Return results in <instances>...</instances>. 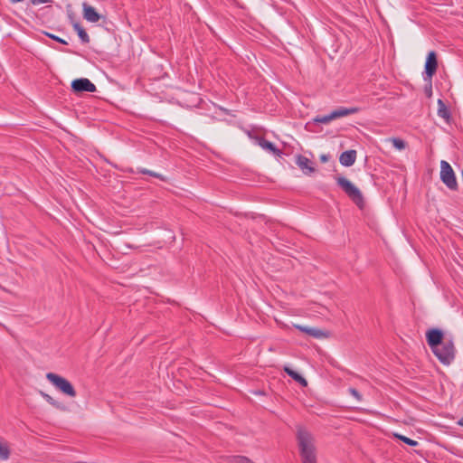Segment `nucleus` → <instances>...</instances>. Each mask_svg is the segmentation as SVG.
<instances>
[{"label":"nucleus","instance_id":"nucleus-1","mask_svg":"<svg viewBox=\"0 0 463 463\" xmlns=\"http://www.w3.org/2000/svg\"><path fill=\"white\" fill-rule=\"evenodd\" d=\"M296 436L302 463H317L313 435L303 426H298Z\"/></svg>","mask_w":463,"mask_h":463},{"label":"nucleus","instance_id":"nucleus-2","mask_svg":"<svg viewBox=\"0 0 463 463\" xmlns=\"http://www.w3.org/2000/svg\"><path fill=\"white\" fill-rule=\"evenodd\" d=\"M336 184L341 187L345 194L356 204L360 209L364 206V199L362 192L351 181L344 176L336 177Z\"/></svg>","mask_w":463,"mask_h":463},{"label":"nucleus","instance_id":"nucleus-3","mask_svg":"<svg viewBox=\"0 0 463 463\" xmlns=\"http://www.w3.org/2000/svg\"><path fill=\"white\" fill-rule=\"evenodd\" d=\"M434 355L444 365H449L455 359L456 349L451 338L445 339L442 345L432 350Z\"/></svg>","mask_w":463,"mask_h":463},{"label":"nucleus","instance_id":"nucleus-4","mask_svg":"<svg viewBox=\"0 0 463 463\" xmlns=\"http://www.w3.org/2000/svg\"><path fill=\"white\" fill-rule=\"evenodd\" d=\"M46 378L53 386H55L62 393H64L70 397L76 396V391H75L74 387L64 377L58 375L54 373H48L46 374Z\"/></svg>","mask_w":463,"mask_h":463},{"label":"nucleus","instance_id":"nucleus-5","mask_svg":"<svg viewBox=\"0 0 463 463\" xmlns=\"http://www.w3.org/2000/svg\"><path fill=\"white\" fill-rule=\"evenodd\" d=\"M440 180L451 191H457L458 184L451 165L445 160L440 162Z\"/></svg>","mask_w":463,"mask_h":463},{"label":"nucleus","instance_id":"nucleus-6","mask_svg":"<svg viewBox=\"0 0 463 463\" xmlns=\"http://www.w3.org/2000/svg\"><path fill=\"white\" fill-rule=\"evenodd\" d=\"M438 68V61L437 55L434 51H430L426 58L424 72H423V80L425 81L431 80V78L436 73Z\"/></svg>","mask_w":463,"mask_h":463},{"label":"nucleus","instance_id":"nucleus-7","mask_svg":"<svg viewBox=\"0 0 463 463\" xmlns=\"http://www.w3.org/2000/svg\"><path fill=\"white\" fill-rule=\"evenodd\" d=\"M447 339L444 337L443 331L439 328H431L426 332V340L430 348L434 350Z\"/></svg>","mask_w":463,"mask_h":463},{"label":"nucleus","instance_id":"nucleus-8","mask_svg":"<svg viewBox=\"0 0 463 463\" xmlns=\"http://www.w3.org/2000/svg\"><path fill=\"white\" fill-rule=\"evenodd\" d=\"M71 90L75 93L94 92L96 86L87 78H80L72 80Z\"/></svg>","mask_w":463,"mask_h":463},{"label":"nucleus","instance_id":"nucleus-9","mask_svg":"<svg viewBox=\"0 0 463 463\" xmlns=\"http://www.w3.org/2000/svg\"><path fill=\"white\" fill-rule=\"evenodd\" d=\"M83 18L90 23H97L100 19V14L96 11V9L88 5L87 3H83Z\"/></svg>","mask_w":463,"mask_h":463},{"label":"nucleus","instance_id":"nucleus-10","mask_svg":"<svg viewBox=\"0 0 463 463\" xmlns=\"http://www.w3.org/2000/svg\"><path fill=\"white\" fill-rule=\"evenodd\" d=\"M296 164L305 174H311L315 171L312 161L302 155L297 156Z\"/></svg>","mask_w":463,"mask_h":463},{"label":"nucleus","instance_id":"nucleus-11","mask_svg":"<svg viewBox=\"0 0 463 463\" xmlns=\"http://www.w3.org/2000/svg\"><path fill=\"white\" fill-rule=\"evenodd\" d=\"M356 160V151L355 150H346L340 155L339 162L344 166H351L354 164Z\"/></svg>","mask_w":463,"mask_h":463},{"label":"nucleus","instance_id":"nucleus-12","mask_svg":"<svg viewBox=\"0 0 463 463\" xmlns=\"http://www.w3.org/2000/svg\"><path fill=\"white\" fill-rule=\"evenodd\" d=\"M359 111H360V109L357 107H351V108L340 107V108L333 110L331 113L333 115V118L336 119V118L349 116L352 114H355Z\"/></svg>","mask_w":463,"mask_h":463},{"label":"nucleus","instance_id":"nucleus-13","mask_svg":"<svg viewBox=\"0 0 463 463\" xmlns=\"http://www.w3.org/2000/svg\"><path fill=\"white\" fill-rule=\"evenodd\" d=\"M294 327L300 332L306 333L307 335L315 338H321L325 335V333L322 330L316 327H308L301 325H294Z\"/></svg>","mask_w":463,"mask_h":463},{"label":"nucleus","instance_id":"nucleus-14","mask_svg":"<svg viewBox=\"0 0 463 463\" xmlns=\"http://www.w3.org/2000/svg\"><path fill=\"white\" fill-rule=\"evenodd\" d=\"M259 145L263 149L272 153L275 156H280L282 154L281 151L272 142H270L263 137H260L259 139Z\"/></svg>","mask_w":463,"mask_h":463},{"label":"nucleus","instance_id":"nucleus-15","mask_svg":"<svg viewBox=\"0 0 463 463\" xmlns=\"http://www.w3.org/2000/svg\"><path fill=\"white\" fill-rule=\"evenodd\" d=\"M72 26L74 31L77 33L79 38L80 39L81 43H89L90 36L85 31V29L78 22H73Z\"/></svg>","mask_w":463,"mask_h":463},{"label":"nucleus","instance_id":"nucleus-16","mask_svg":"<svg viewBox=\"0 0 463 463\" xmlns=\"http://www.w3.org/2000/svg\"><path fill=\"white\" fill-rule=\"evenodd\" d=\"M438 116L441 118L449 120L450 118V111L442 99H438Z\"/></svg>","mask_w":463,"mask_h":463},{"label":"nucleus","instance_id":"nucleus-17","mask_svg":"<svg viewBox=\"0 0 463 463\" xmlns=\"http://www.w3.org/2000/svg\"><path fill=\"white\" fill-rule=\"evenodd\" d=\"M285 372L287 373V374L288 376H290L293 380H295L297 383H298L302 386L307 385V380L298 372H296L288 367L285 368Z\"/></svg>","mask_w":463,"mask_h":463},{"label":"nucleus","instance_id":"nucleus-18","mask_svg":"<svg viewBox=\"0 0 463 463\" xmlns=\"http://www.w3.org/2000/svg\"><path fill=\"white\" fill-rule=\"evenodd\" d=\"M137 173L143 174V175H148L150 176H153V177H156L157 179H160L161 181H165L166 180V178L163 175H161L159 173H156V172H154V171H151V170H148L146 168H143V167H138L137 169Z\"/></svg>","mask_w":463,"mask_h":463},{"label":"nucleus","instance_id":"nucleus-19","mask_svg":"<svg viewBox=\"0 0 463 463\" xmlns=\"http://www.w3.org/2000/svg\"><path fill=\"white\" fill-rule=\"evenodd\" d=\"M394 437L411 447H416L419 445L417 440L411 439L404 435L395 433Z\"/></svg>","mask_w":463,"mask_h":463},{"label":"nucleus","instance_id":"nucleus-20","mask_svg":"<svg viewBox=\"0 0 463 463\" xmlns=\"http://www.w3.org/2000/svg\"><path fill=\"white\" fill-rule=\"evenodd\" d=\"M334 120L332 113H329L328 115H317L316 118H313L314 123H322V124H327L330 121Z\"/></svg>","mask_w":463,"mask_h":463},{"label":"nucleus","instance_id":"nucleus-21","mask_svg":"<svg viewBox=\"0 0 463 463\" xmlns=\"http://www.w3.org/2000/svg\"><path fill=\"white\" fill-rule=\"evenodd\" d=\"M41 395L45 399V401L50 403L51 405H52L53 407L55 408H58V409H61L63 406L62 404L54 400L52 396H50L49 394L43 392H40Z\"/></svg>","mask_w":463,"mask_h":463},{"label":"nucleus","instance_id":"nucleus-22","mask_svg":"<svg viewBox=\"0 0 463 463\" xmlns=\"http://www.w3.org/2000/svg\"><path fill=\"white\" fill-rule=\"evenodd\" d=\"M10 456V449L5 443L0 442V460H6Z\"/></svg>","mask_w":463,"mask_h":463},{"label":"nucleus","instance_id":"nucleus-23","mask_svg":"<svg viewBox=\"0 0 463 463\" xmlns=\"http://www.w3.org/2000/svg\"><path fill=\"white\" fill-rule=\"evenodd\" d=\"M44 34L49 37L50 39L57 42V43H60L61 44H64V45H67L68 44V42L53 33H47V32H44Z\"/></svg>","mask_w":463,"mask_h":463},{"label":"nucleus","instance_id":"nucleus-24","mask_svg":"<svg viewBox=\"0 0 463 463\" xmlns=\"http://www.w3.org/2000/svg\"><path fill=\"white\" fill-rule=\"evenodd\" d=\"M392 145L399 150L404 149L406 146V143L401 138H392Z\"/></svg>","mask_w":463,"mask_h":463},{"label":"nucleus","instance_id":"nucleus-25","mask_svg":"<svg viewBox=\"0 0 463 463\" xmlns=\"http://www.w3.org/2000/svg\"><path fill=\"white\" fill-rule=\"evenodd\" d=\"M348 392L357 402H362L363 396L355 388L350 387Z\"/></svg>","mask_w":463,"mask_h":463},{"label":"nucleus","instance_id":"nucleus-26","mask_svg":"<svg viewBox=\"0 0 463 463\" xmlns=\"http://www.w3.org/2000/svg\"><path fill=\"white\" fill-rule=\"evenodd\" d=\"M232 460L234 463H253L250 458L243 456H234Z\"/></svg>","mask_w":463,"mask_h":463},{"label":"nucleus","instance_id":"nucleus-27","mask_svg":"<svg viewBox=\"0 0 463 463\" xmlns=\"http://www.w3.org/2000/svg\"><path fill=\"white\" fill-rule=\"evenodd\" d=\"M33 5L51 3L52 0H30Z\"/></svg>","mask_w":463,"mask_h":463},{"label":"nucleus","instance_id":"nucleus-28","mask_svg":"<svg viewBox=\"0 0 463 463\" xmlns=\"http://www.w3.org/2000/svg\"><path fill=\"white\" fill-rule=\"evenodd\" d=\"M320 160H321L322 162H326V161L328 160V156H326V155H322V156H320Z\"/></svg>","mask_w":463,"mask_h":463},{"label":"nucleus","instance_id":"nucleus-29","mask_svg":"<svg viewBox=\"0 0 463 463\" xmlns=\"http://www.w3.org/2000/svg\"><path fill=\"white\" fill-rule=\"evenodd\" d=\"M458 424L463 427V416L458 420Z\"/></svg>","mask_w":463,"mask_h":463}]
</instances>
